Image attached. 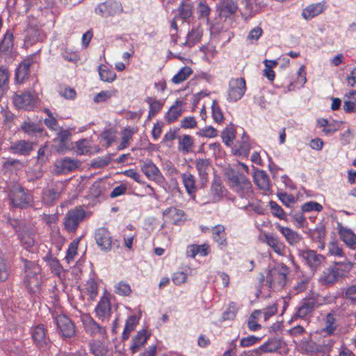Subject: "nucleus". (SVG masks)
I'll list each match as a JSON object with an SVG mask.
<instances>
[{
  "label": "nucleus",
  "instance_id": "1",
  "mask_svg": "<svg viewBox=\"0 0 356 356\" xmlns=\"http://www.w3.org/2000/svg\"><path fill=\"white\" fill-rule=\"evenodd\" d=\"M225 176L230 188L240 197L249 200L253 196L252 185L245 175L230 169L225 172Z\"/></svg>",
  "mask_w": 356,
  "mask_h": 356
},
{
  "label": "nucleus",
  "instance_id": "2",
  "mask_svg": "<svg viewBox=\"0 0 356 356\" xmlns=\"http://www.w3.org/2000/svg\"><path fill=\"white\" fill-rule=\"evenodd\" d=\"M22 261L25 273L23 282L30 292H34L35 288H38L40 285V267L35 261L25 259H23Z\"/></svg>",
  "mask_w": 356,
  "mask_h": 356
},
{
  "label": "nucleus",
  "instance_id": "3",
  "mask_svg": "<svg viewBox=\"0 0 356 356\" xmlns=\"http://www.w3.org/2000/svg\"><path fill=\"white\" fill-rule=\"evenodd\" d=\"M86 216V210L81 206L70 209L63 218L65 229L69 233H74L79 225L83 222Z\"/></svg>",
  "mask_w": 356,
  "mask_h": 356
},
{
  "label": "nucleus",
  "instance_id": "4",
  "mask_svg": "<svg viewBox=\"0 0 356 356\" xmlns=\"http://www.w3.org/2000/svg\"><path fill=\"white\" fill-rule=\"evenodd\" d=\"M289 272V268L283 264L270 270L267 275L269 286L274 289L284 287L286 284Z\"/></svg>",
  "mask_w": 356,
  "mask_h": 356
},
{
  "label": "nucleus",
  "instance_id": "5",
  "mask_svg": "<svg viewBox=\"0 0 356 356\" xmlns=\"http://www.w3.org/2000/svg\"><path fill=\"white\" fill-rule=\"evenodd\" d=\"M11 204L15 207L24 208L33 202V196L31 192L25 190L20 185L13 186L8 195Z\"/></svg>",
  "mask_w": 356,
  "mask_h": 356
},
{
  "label": "nucleus",
  "instance_id": "6",
  "mask_svg": "<svg viewBox=\"0 0 356 356\" xmlns=\"http://www.w3.org/2000/svg\"><path fill=\"white\" fill-rule=\"evenodd\" d=\"M59 335L65 340L71 339L76 334L75 325L72 320L64 314L54 317Z\"/></svg>",
  "mask_w": 356,
  "mask_h": 356
},
{
  "label": "nucleus",
  "instance_id": "7",
  "mask_svg": "<svg viewBox=\"0 0 356 356\" xmlns=\"http://www.w3.org/2000/svg\"><path fill=\"white\" fill-rule=\"evenodd\" d=\"M317 306V300L315 298L308 297L303 298L296 307V312L292 318L306 319L312 316Z\"/></svg>",
  "mask_w": 356,
  "mask_h": 356
},
{
  "label": "nucleus",
  "instance_id": "8",
  "mask_svg": "<svg viewBox=\"0 0 356 356\" xmlns=\"http://www.w3.org/2000/svg\"><path fill=\"white\" fill-rule=\"evenodd\" d=\"M122 10L120 3L115 0H106L97 5L95 9V13L102 17H108L121 13Z\"/></svg>",
  "mask_w": 356,
  "mask_h": 356
},
{
  "label": "nucleus",
  "instance_id": "9",
  "mask_svg": "<svg viewBox=\"0 0 356 356\" xmlns=\"http://www.w3.org/2000/svg\"><path fill=\"white\" fill-rule=\"evenodd\" d=\"M33 343L42 350H44L50 341L47 330L44 325L39 324L33 326L30 330Z\"/></svg>",
  "mask_w": 356,
  "mask_h": 356
},
{
  "label": "nucleus",
  "instance_id": "10",
  "mask_svg": "<svg viewBox=\"0 0 356 356\" xmlns=\"http://www.w3.org/2000/svg\"><path fill=\"white\" fill-rule=\"evenodd\" d=\"M245 90V81L243 78L231 79L229 83L227 99L229 102H236L244 95Z\"/></svg>",
  "mask_w": 356,
  "mask_h": 356
},
{
  "label": "nucleus",
  "instance_id": "11",
  "mask_svg": "<svg viewBox=\"0 0 356 356\" xmlns=\"http://www.w3.org/2000/svg\"><path fill=\"white\" fill-rule=\"evenodd\" d=\"M298 255L312 270H316L325 261L323 255L312 250H299Z\"/></svg>",
  "mask_w": 356,
  "mask_h": 356
},
{
  "label": "nucleus",
  "instance_id": "12",
  "mask_svg": "<svg viewBox=\"0 0 356 356\" xmlns=\"http://www.w3.org/2000/svg\"><path fill=\"white\" fill-rule=\"evenodd\" d=\"M337 318L338 316L335 312L327 313L322 320L323 327L319 334L324 337L332 336L338 327Z\"/></svg>",
  "mask_w": 356,
  "mask_h": 356
},
{
  "label": "nucleus",
  "instance_id": "13",
  "mask_svg": "<svg viewBox=\"0 0 356 356\" xmlns=\"http://www.w3.org/2000/svg\"><path fill=\"white\" fill-rule=\"evenodd\" d=\"M13 102L18 109L31 111L35 107V99L29 92H23L21 94L15 95L13 97Z\"/></svg>",
  "mask_w": 356,
  "mask_h": 356
},
{
  "label": "nucleus",
  "instance_id": "14",
  "mask_svg": "<svg viewBox=\"0 0 356 356\" xmlns=\"http://www.w3.org/2000/svg\"><path fill=\"white\" fill-rule=\"evenodd\" d=\"M95 239L99 248L106 252L111 251L112 236L107 228L99 227L95 233Z\"/></svg>",
  "mask_w": 356,
  "mask_h": 356
},
{
  "label": "nucleus",
  "instance_id": "15",
  "mask_svg": "<svg viewBox=\"0 0 356 356\" xmlns=\"http://www.w3.org/2000/svg\"><path fill=\"white\" fill-rule=\"evenodd\" d=\"M343 275V270L339 267H330L323 270L318 281L322 285L330 286L342 277Z\"/></svg>",
  "mask_w": 356,
  "mask_h": 356
},
{
  "label": "nucleus",
  "instance_id": "16",
  "mask_svg": "<svg viewBox=\"0 0 356 356\" xmlns=\"http://www.w3.org/2000/svg\"><path fill=\"white\" fill-rule=\"evenodd\" d=\"M141 170L149 179L158 184H162L165 181L159 168L151 161L144 163L141 165Z\"/></svg>",
  "mask_w": 356,
  "mask_h": 356
},
{
  "label": "nucleus",
  "instance_id": "17",
  "mask_svg": "<svg viewBox=\"0 0 356 356\" xmlns=\"http://www.w3.org/2000/svg\"><path fill=\"white\" fill-rule=\"evenodd\" d=\"M82 322L86 332L92 336L104 337L106 333V328L97 323L90 316H83Z\"/></svg>",
  "mask_w": 356,
  "mask_h": 356
},
{
  "label": "nucleus",
  "instance_id": "18",
  "mask_svg": "<svg viewBox=\"0 0 356 356\" xmlns=\"http://www.w3.org/2000/svg\"><path fill=\"white\" fill-rule=\"evenodd\" d=\"M275 227L282 234L290 245H297L303 239L301 234L288 227L282 226L279 223H275Z\"/></svg>",
  "mask_w": 356,
  "mask_h": 356
},
{
  "label": "nucleus",
  "instance_id": "19",
  "mask_svg": "<svg viewBox=\"0 0 356 356\" xmlns=\"http://www.w3.org/2000/svg\"><path fill=\"white\" fill-rule=\"evenodd\" d=\"M253 180L255 185L264 193H267L270 190V184L268 175L264 170H256L253 174Z\"/></svg>",
  "mask_w": 356,
  "mask_h": 356
},
{
  "label": "nucleus",
  "instance_id": "20",
  "mask_svg": "<svg viewBox=\"0 0 356 356\" xmlns=\"http://www.w3.org/2000/svg\"><path fill=\"white\" fill-rule=\"evenodd\" d=\"M95 312L102 321L108 320L111 316V302L107 296H102L97 305Z\"/></svg>",
  "mask_w": 356,
  "mask_h": 356
},
{
  "label": "nucleus",
  "instance_id": "21",
  "mask_svg": "<svg viewBox=\"0 0 356 356\" xmlns=\"http://www.w3.org/2000/svg\"><path fill=\"white\" fill-rule=\"evenodd\" d=\"M163 216L166 221L179 225L184 220L185 213L183 210L170 207L163 212Z\"/></svg>",
  "mask_w": 356,
  "mask_h": 356
},
{
  "label": "nucleus",
  "instance_id": "22",
  "mask_svg": "<svg viewBox=\"0 0 356 356\" xmlns=\"http://www.w3.org/2000/svg\"><path fill=\"white\" fill-rule=\"evenodd\" d=\"M227 190L221 180L216 178L213 180L210 188V197L213 202H218L226 195Z\"/></svg>",
  "mask_w": 356,
  "mask_h": 356
},
{
  "label": "nucleus",
  "instance_id": "23",
  "mask_svg": "<svg viewBox=\"0 0 356 356\" xmlns=\"http://www.w3.org/2000/svg\"><path fill=\"white\" fill-rule=\"evenodd\" d=\"M80 162L77 160L64 158L56 163L55 167L58 173H65L67 172H71L79 168Z\"/></svg>",
  "mask_w": 356,
  "mask_h": 356
},
{
  "label": "nucleus",
  "instance_id": "24",
  "mask_svg": "<svg viewBox=\"0 0 356 356\" xmlns=\"http://www.w3.org/2000/svg\"><path fill=\"white\" fill-rule=\"evenodd\" d=\"M195 164L201 182L202 184L206 183L208 180L209 173L211 170L209 159H196Z\"/></svg>",
  "mask_w": 356,
  "mask_h": 356
},
{
  "label": "nucleus",
  "instance_id": "25",
  "mask_svg": "<svg viewBox=\"0 0 356 356\" xmlns=\"http://www.w3.org/2000/svg\"><path fill=\"white\" fill-rule=\"evenodd\" d=\"M61 188L58 186H51L42 191V200L46 204H52L58 200L61 194Z\"/></svg>",
  "mask_w": 356,
  "mask_h": 356
},
{
  "label": "nucleus",
  "instance_id": "26",
  "mask_svg": "<svg viewBox=\"0 0 356 356\" xmlns=\"http://www.w3.org/2000/svg\"><path fill=\"white\" fill-rule=\"evenodd\" d=\"M325 8L324 2L310 4L302 10V17L306 20H310L321 14L325 10Z\"/></svg>",
  "mask_w": 356,
  "mask_h": 356
},
{
  "label": "nucleus",
  "instance_id": "27",
  "mask_svg": "<svg viewBox=\"0 0 356 356\" xmlns=\"http://www.w3.org/2000/svg\"><path fill=\"white\" fill-rule=\"evenodd\" d=\"M181 177L187 193L194 197L197 191L195 177L191 172H186L181 174Z\"/></svg>",
  "mask_w": 356,
  "mask_h": 356
},
{
  "label": "nucleus",
  "instance_id": "28",
  "mask_svg": "<svg viewBox=\"0 0 356 356\" xmlns=\"http://www.w3.org/2000/svg\"><path fill=\"white\" fill-rule=\"evenodd\" d=\"M307 234L312 241L319 243L318 247L321 249L324 248V238L325 236V227L321 223L316 225L314 229H309Z\"/></svg>",
  "mask_w": 356,
  "mask_h": 356
},
{
  "label": "nucleus",
  "instance_id": "29",
  "mask_svg": "<svg viewBox=\"0 0 356 356\" xmlns=\"http://www.w3.org/2000/svg\"><path fill=\"white\" fill-rule=\"evenodd\" d=\"M264 241L269 245L275 252L283 255L285 251V245L277 236L273 234H264Z\"/></svg>",
  "mask_w": 356,
  "mask_h": 356
},
{
  "label": "nucleus",
  "instance_id": "30",
  "mask_svg": "<svg viewBox=\"0 0 356 356\" xmlns=\"http://www.w3.org/2000/svg\"><path fill=\"white\" fill-rule=\"evenodd\" d=\"M10 149L13 154L28 155L33 150L32 143L26 140H19L13 143Z\"/></svg>",
  "mask_w": 356,
  "mask_h": 356
},
{
  "label": "nucleus",
  "instance_id": "31",
  "mask_svg": "<svg viewBox=\"0 0 356 356\" xmlns=\"http://www.w3.org/2000/svg\"><path fill=\"white\" fill-rule=\"evenodd\" d=\"M183 102L180 100H176L175 104L170 108L165 115V120L168 123L176 121L182 114L183 110L181 106Z\"/></svg>",
  "mask_w": 356,
  "mask_h": 356
},
{
  "label": "nucleus",
  "instance_id": "32",
  "mask_svg": "<svg viewBox=\"0 0 356 356\" xmlns=\"http://www.w3.org/2000/svg\"><path fill=\"white\" fill-rule=\"evenodd\" d=\"M193 5L189 2L182 1L177 9V13L175 19H181L184 21L189 19L193 15Z\"/></svg>",
  "mask_w": 356,
  "mask_h": 356
},
{
  "label": "nucleus",
  "instance_id": "33",
  "mask_svg": "<svg viewBox=\"0 0 356 356\" xmlns=\"http://www.w3.org/2000/svg\"><path fill=\"white\" fill-rule=\"evenodd\" d=\"M148 338L149 335L145 330L138 331L137 334L132 339V343L130 347L132 353L138 352L145 345Z\"/></svg>",
  "mask_w": 356,
  "mask_h": 356
},
{
  "label": "nucleus",
  "instance_id": "34",
  "mask_svg": "<svg viewBox=\"0 0 356 356\" xmlns=\"http://www.w3.org/2000/svg\"><path fill=\"white\" fill-rule=\"evenodd\" d=\"M203 31L200 26L193 27L188 32L184 45L192 47L197 42H200L202 37Z\"/></svg>",
  "mask_w": 356,
  "mask_h": 356
},
{
  "label": "nucleus",
  "instance_id": "35",
  "mask_svg": "<svg viewBox=\"0 0 356 356\" xmlns=\"http://www.w3.org/2000/svg\"><path fill=\"white\" fill-rule=\"evenodd\" d=\"M339 234L342 241L348 247L353 248L356 244V235L351 229L340 225Z\"/></svg>",
  "mask_w": 356,
  "mask_h": 356
},
{
  "label": "nucleus",
  "instance_id": "36",
  "mask_svg": "<svg viewBox=\"0 0 356 356\" xmlns=\"http://www.w3.org/2000/svg\"><path fill=\"white\" fill-rule=\"evenodd\" d=\"M31 62L24 60L22 62L15 71V79L17 82H23L29 75Z\"/></svg>",
  "mask_w": 356,
  "mask_h": 356
},
{
  "label": "nucleus",
  "instance_id": "37",
  "mask_svg": "<svg viewBox=\"0 0 356 356\" xmlns=\"http://www.w3.org/2000/svg\"><path fill=\"white\" fill-rule=\"evenodd\" d=\"M282 347V343L280 339L271 338L259 347V350L263 353H274L277 351Z\"/></svg>",
  "mask_w": 356,
  "mask_h": 356
},
{
  "label": "nucleus",
  "instance_id": "38",
  "mask_svg": "<svg viewBox=\"0 0 356 356\" xmlns=\"http://www.w3.org/2000/svg\"><path fill=\"white\" fill-rule=\"evenodd\" d=\"M343 108L348 113L356 111V90H352L346 95Z\"/></svg>",
  "mask_w": 356,
  "mask_h": 356
},
{
  "label": "nucleus",
  "instance_id": "39",
  "mask_svg": "<svg viewBox=\"0 0 356 356\" xmlns=\"http://www.w3.org/2000/svg\"><path fill=\"white\" fill-rule=\"evenodd\" d=\"M209 245L207 244L202 245H191L187 248L188 257L194 258L196 255L206 256L208 254Z\"/></svg>",
  "mask_w": 356,
  "mask_h": 356
},
{
  "label": "nucleus",
  "instance_id": "40",
  "mask_svg": "<svg viewBox=\"0 0 356 356\" xmlns=\"http://www.w3.org/2000/svg\"><path fill=\"white\" fill-rule=\"evenodd\" d=\"M213 238L220 246L226 245V238L225 233V227L223 225H218L211 229Z\"/></svg>",
  "mask_w": 356,
  "mask_h": 356
},
{
  "label": "nucleus",
  "instance_id": "41",
  "mask_svg": "<svg viewBox=\"0 0 356 356\" xmlns=\"http://www.w3.org/2000/svg\"><path fill=\"white\" fill-rule=\"evenodd\" d=\"M211 9L205 1H200L197 6V13L200 19L204 20L207 24H209V15Z\"/></svg>",
  "mask_w": 356,
  "mask_h": 356
},
{
  "label": "nucleus",
  "instance_id": "42",
  "mask_svg": "<svg viewBox=\"0 0 356 356\" xmlns=\"http://www.w3.org/2000/svg\"><path fill=\"white\" fill-rule=\"evenodd\" d=\"M238 310L239 307L238 305L234 302H230L225 311L222 314L221 321H225L234 320Z\"/></svg>",
  "mask_w": 356,
  "mask_h": 356
},
{
  "label": "nucleus",
  "instance_id": "43",
  "mask_svg": "<svg viewBox=\"0 0 356 356\" xmlns=\"http://www.w3.org/2000/svg\"><path fill=\"white\" fill-rule=\"evenodd\" d=\"M138 323V318L134 316H130L126 321L125 326L122 332V339H127L130 333L135 329Z\"/></svg>",
  "mask_w": 356,
  "mask_h": 356
},
{
  "label": "nucleus",
  "instance_id": "44",
  "mask_svg": "<svg viewBox=\"0 0 356 356\" xmlns=\"http://www.w3.org/2000/svg\"><path fill=\"white\" fill-rule=\"evenodd\" d=\"M149 106L148 117L149 118L155 116L162 108L163 104L157 99H153L152 97H148L145 99Z\"/></svg>",
  "mask_w": 356,
  "mask_h": 356
},
{
  "label": "nucleus",
  "instance_id": "45",
  "mask_svg": "<svg viewBox=\"0 0 356 356\" xmlns=\"http://www.w3.org/2000/svg\"><path fill=\"white\" fill-rule=\"evenodd\" d=\"M90 351L95 356H106L108 349L103 342L95 341L90 343Z\"/></svg>",
  "mask_w": 356,
  "mask_h": 356
},
{
  "label": "nucleus",
  "instance_id": "46",
  "mask_svg": "<svg viewBox=\"0 0 356 356\" xmlns=\"http://www.w3.org/2000/svg\"><path fill=\"white\" fill-rule=\"evenodd\" d=\"M191 67L185 66L182 67L172 79V81L175 84H179L184 81L192 74Z\"/></svg>",
  "mask_w": 356,
  "mask_h": 356
},
{
  "label": "nucleus",
  "instance_id": "47",
  "mask_svg": "<svg viewBox=\"0 0 356 356\" xmlns=\"http://www.w3.org/2000/svg\"><path fill=\"white\" fill-rule=\"evenodd\" d=\"M193 146V138L189 135H184V136L179 139V149L185 152L188 153L192 151Z\"/></svg>",
  "mask_w": 356,
  "mask_h": 356
},
{
  "label": "nucleus",
  "instance_id": "48",
  "mask_svg": "<svg viewBox=\"0 0 356 356\" xmlns=\"http://www.w3.org/2000/svg\"><path fill=\"white\" fill-rule=\"evenodd\" d=\"M134 131L133 129L126 128L122 132V140L119 146L118 150H122L127 148L129 145V141L132 139Z\"/></svg>",
  "mask_w": 356,
  "mask_h": 356
},
{
  "label": "nucleus",
  "instance_id": "49",
  "mask_svg": "<svg viewBox=\"0 0 356 356\" xmlns=\"http://www.w3.org/2000/svg\"><path fill=\"white\" fill-rule=\"evenodd\" d=\"M8 80L9 72L8 69L2 66L0 67V95H3L8 89Z\"/></svg>",
  "mask_w": 356,
  "mask_h": 356
},
{
  "label": "nucleus",
  "instance_id": "50",
  "mask_svg": "<svg viewBox=\"0 0 356 356\" xmlns=\"http://www.w3.org/2000/svg\"><path fill=\"white\" fill-rule=\"evenodd\" d=\"M75 152L80 155L86 154L90 151V143L87 138L81 139L75 143Z\"/></svg>",
  "mask_w": 356,
  "mask_h": 356
},
{
  "label": "nucleus",
  "instance_id": "51",
  "mask_svg": "<svg viewBox=\"0 0 356 356\" xmlns=\"http://www.w3.org/2000/svg\"><path fill=\"white\" fill-rule=\"evenodd\" d=\"M239 145L236 149L235 153L241 156H247L250 149V145L248 143V138L245 134L241 138V141L238 142Z\"/></svg>",
  "mask_w": 356,
  "mask_h": 356
},
{
  "label": "nucleus",
  "instance_id": "52",
  "mask_svg": "<svg viewBox=\"0 0 356 356\" xmlns=\"http://www.w3.org/2000/svg\"><path fill=\"white\" fill-rule=\"evenodd\" d=\"M13 40L14 37L13 33L8 31L0 42V49L3 51H10L13 46Z\"/></svg>",
  "mask_w": 356,
  "mask_h": 356
},
{
  "label": "nucleus",
  "instance_id": "53",
  "mask_svg": "<svg viewBox=\"0 0 356 356\" xmlns=\"http://www.w3.org/2000/svg\"><path fill=\"white\" fill-rule=\"evenodd\" d=\"M261 314L260 310H254L250 316L247 324L249 330L255 332L259 330L261 326L260 324L257 323V318Z\"/></svg>",
  "mask_w": 356,
  "mask_h": 356
},
{
  "label": "nucleus",
  "instance_id": "54",
  "mask_svg": "<svg viewBox=\"0 0 356 356\" xmlns=\"http://www.w3.org/2000/svg\"><path fill=\"white\" fill-rule=\"evenodd\" d=\"M79 243V239L76 238L73 240L69 245L67 250L66 256L65 257L67 263L71 262L74 260L75 256L77 254L78 245Z\"/></svg>",
  "mask_w": 356,
  "mask_h": 356
},
{
  "label": "nucleus",
  "instance_id": "55",
  "mask_svg": "<svg viewBox=\"0 0 356 356\" xmlns=\"http://www.w3.org/2000/svg\"><path fill=\"white\" fill-rule=\"evenodd\" d=\"M99 74L101 80L105 82H112L116 77L115 73L113 70L107 69L106 66H99Z\"/></svg>",
  "mask_w": 356,
  "mask_h": 356
},
{
  "label": "nucleus",
  "instance_id": "56",
  "mask_svg": "<svg viewBox=\"0 0 356 356\" xmlns=\"http://www.w3.org/2000/svg\"><path fill=\"white\" fill-rule=\"evenodd\" d=\"M19 239L25 248L33 246L35 243V238L33 234L30 232H22L18 235Z\"/></svg>",
  "mask_w": 356,
  "mask_h": 356
},
{
  "label": "nucleus",
  "instance_id": "57",
  "mask_svg": "<svg viewBox=\"0 0 356 356\" xmlns=\"http://www.w3.org/2000/svg\"><path fill=\"white\" fill-rule=\"evenodd\" d=\"M269 207L271 211L272 214L280 218V220H286V213L284 211L283 209L275 201H270L269 202Z\"/></svg>",
  "mask_w": 356,
  "mask_h": 356
},
{
  "label": "nucleus",
  "instance_id": "58",
  "mask_svg": "<svg viewBox=\"0 0 356 356\" xmlns=\"http://www.w3.org/2000/svg\"><path fill=\"white\" fill-rule=\"evenodd\" d=\"M21 129L28 135L32 136L36 133H41L42 130L33 122H24L21 124Z\"/></svg>",
  "mask_w": 356,
  "mask_h": 356
},
{
  "label": "nucleus",
  "instance_id": "59",
  "mask_svg": "<svg viewBox=\"0 0 356 356\" xmlns=\"http://www.w3.org/2000/svg\"><path fill=\"white\" fill-rule=\"evenodd\" d=\"M116 95V90H103L100 92L97 93L93 101L95 103H100V102H104L106 100L109 99L112 97H114Z\"/></svg>",
  "mask_w": 356,
  "mask_h": 356
},
{
  "label": "nucleus",
  "instance_id": "60",
  "mask_svg": "<svg viewBox=\"0 0 356 356\" xmlns=\"http://www.w3.org/2000/svg\"><path fill=\"white\" fill-rule=\"evenodd\" d=\"M212 110V118L213 120L217 123H220L222 122L224 117L222 112V110L217 102V100H213L211 106Z\"/></svg>",
  "mask_w": 356,
  "mask_h": 356
},
{
  "label": "nucleus",
  "instance_id": "61",
  "mask_svg": "<svg viewBox=\"0 0 356 356\" xmlns=\"http://www.w3.org/2000/svg\"><path fill=\"white\" fill-rule=\"evenodd\" d=\"M86 289L91 300H94L97 297L98 293V288L95 280L90 279L87 281L86 284Z\"/></svg>",
  "mask_w": 356,
  "mask_h": 356
},
{
  "label": "nucleus",
  "instance_id": "62",
  "mask_svg": "<svg viewBox=\"0 0 356 356\" xmlns=\"http://www.w3.org/2000/svg\"><path fill=\"white\" fill-rule=\"evenodd\" d=\"M303 348L305 351L309 354L323 353V349L321 348V343L314 341L306 342L304 344Z\"/></svg>",
  "mask_w": 356,
  "mask_h": 356
},
{
  "label": "nucleus",
  "instance_id": "63",
  "mask_svg": "<svg viewBox=\"0 0 356 356\" xmlns=\"http://www.w3.org/2000/svg\"><path fill=\"white\" fill-rule=\"evenodd\" d=\"M48 262L51 273L60 277L63 271V269L59 261L56 258L50 257Z\"/></svg>",
  "mask_w": 356,
  "mask_h": 356
},
{
  "label": "nucleus",
  "instance_id": "64",
  "mask_svg": "<svg viewBox=\"0 0 356 356\" xmlns=\"http://www.w3.org/2000/svg\"><path fill=\"white\" fill-rule=\"evenodd\" d=\"M323 209V206L321 204L314 201L305 202L301 206L302 212H310L313 211L320 212Z\"/></svg>",
  "mask_w": 356,
  "mask_h": 356
}]
</instances>
